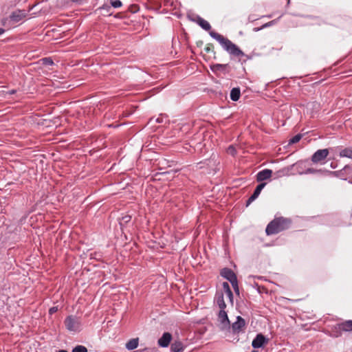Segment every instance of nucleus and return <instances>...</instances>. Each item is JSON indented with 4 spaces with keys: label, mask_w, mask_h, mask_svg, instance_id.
I'll return each instance as SVG.
<instances>
[{
    "label": "nucleus",
    "mask_w": 352,
    "mask_h": 352,
    "mask_svg": "<svg viewBox=\"0 0 352 352\" xmlns=\"http://www.w3.org/2000/svg\"><path fill=\"white\" fill-rule=\"evenodd\" d=\"M221 275L229 280L230 283L237 279L234 272L230 268H223L221 272Z\"/></svg>",
    "instance_id": "9"
},
{
    "label": "nucleus",
    "mask_w": 352,
    "mask_h": 352,
    "mask_svg": "<svg viewBox=\"0 0 352 352\" xmlns=\"http://www.w3.org/2000/svg\"><path fill=\"white\" fill-rule=\"evenodd\" d=\"M204 51L206 53L212 52L214 55L215 54V52L214 50V45L212 43H208L204 48Z\"/></svg>",
    "instance_id": "23"
},
{
    "label": "nucleus",
    "mask_w": 352,
    "mask_h": 352,
    "mask_svg": "<svg viewBox=\"0 0 352 352\" xmlns=\"http://www.w3.org/2000/svg\"><path fill=\"white\" fill-rule=\"evenodd\" d=\"M290 2V0H287V4H289Z\"/></svg>",
    "instance_id": "37"
},
{
    "label": "nucleus",
    "mask_w": 352,
    "mask_h": 352,
    "mask_svg": "<svg viewBox=\"0 0 352 352\" xmlns=\"http://www.w3.org/2000/svg\"><path fill=\"white\" fill-rule=\"evenodd\" d=\"M139 339L137 338H133L131 339L126 344V348L128 350H133L136 349L138 346Z\"/></svg>",
    "instance_id": "17"
},
{
    "label": "nucleus",
    "mask_w": 352,
    "mask_h": 352,
    "mask_svg": "<svg viewBox=\"0 0 352 352\" xmlns=\"http://www.w3.org/2000/svg\"><path fill=\"white\" fill-rule=\"evenodd\" d=\"M226 294L228 296V297L230 299V300L232 301V299H233V294H232L231 289L229 290L228 292H227Z\"/></svg>",
    "instance_id": "31"
},
{
    "label": "nucleus",
    "mask_w": 352,
    "mask_h": 352,
    "mask_svg": "<svg viewBox=\"0 0 352 352\" xmlns=\"http://www.w3.org/2000/svg\"><path fill=\"white\" fill-rule=\"evenodd\" d=\"M43 64L45 65H54V62L52 58H43Z\"/></svg>",
    "instance_id": "26"
},
{
    "label": "nucleus",
    "mask_w": 352,
    "mask_h": 352,
    "mask_svg": "<svg viewBox=\"0 0 352 352\" xmlns=\"http://www.w3.org/2000/svg\"><path fill=\"white\" fill-rule=\"evenodd\" d=\"M228 152L234 155L236 153V150L232 146H230L228 147Z\"/></svg>",
    "instance_id": "27"
},
{
    "label": "nucleus",
    "mask_w": 352,
    "mask_h": 352,
    "mask_svg": "<svg viewBox=\"0 0 352 352\" xmlns=\"http://www.w3.org/2000/svg\"><path fill=\"white\" fill-rule=\"evenodd\" d=\"M302 135L301 134H297L295 136H294L292 139L289 140V144H295L298 142L300 139L302 138Z\"/></svg>",
    "instance_id": "22"
},
{
    "label": "nucleus",
    "mask_w": 352,
    "mask_h": 352,
    "mask_svg": "<svg viewBox=\"0 0 352 352\" xmlns=\"http://www.w3.org/2000/svg\"><path fill=\"white\" fill-rule=\"evenodd\" d=\"M5 32V30L3 28H0V35L3 34Z\"/></svg>",
    "instance_id": "34"
},
{
    "label": "nucleus",
    "mask_w": 352,
    "mask_h": 352,
    "mask_svg": "<svg viewBox=\"0 0 352 352\" xmlns=\"http://www.w3.org/2000/svg\"><path fill=\"white\" fill-rule=\"evenodd\" d=\"M218 320L224 326H227L230 324V321H229L227 313L226 312L225 309L219 310V312L218 314Z\"/></svg>",
    "instance_id": "13"
},
{
    "label": "nucleus",
    "mask_w": 352,
    "mask_h": 352,
    "mask_svg": "<svg viewBox=\"0 0 352 352\" xmlns=\"http://www.w3.org/2000/svg\"><path fill=\"white\" fill-rule=\"evenodd\" d=\"M64 323L66 329L69 331H78L80 327V320L74 316H67L65 318Z\"/></svg>",
    "instance_id": "3"
},
{
    "label": "nucleus",
    "mask_w": 352,
    "mask_h": 352,
    "mask_svg": "<svg viewBox=\"0 0 352 352\" xmlns=\"http://www.w3.org/2000/svg\"><path fill=\"white\" fill-rule=\"evenodd\" d=\"M245 320L241 316H238L236 318V321L232 324V329L234 331H239L245 327Z\"/></svg>",
    "instance_id": "12"
},
{
    "label": "nucleus",
    "mask_w": 352,
    "mask_h": 352,
    "mask_svg": "<svg viewBox=\"0 0 352 352\" xmlns=\"http://www.w3.org/2000/svg\"><path fill=\"white\" fill-rule=\"evenodd\" d=\"M131 220V217L129 215H126L122 217V221H123L125 223L129 222Z\"/></svg>",
    "instance_id": "30"
},
{
    "label": "nucleus",
    "mask_w": 352,
    "mask_h": 352,
    "mask_svg": "<svg viewBox=\"0 0 352 352\" xmlns=\"http://www.w3.org/2000/svg\"><path fill=\"white\" fill-rule=\"evenodd\" d=\"M265 183L259 184L255 188L253 194L250 197L246 202V206H249L252 201H254L260 195L263 188L265 186Z\"/></svg>",
    "instance_id": "6"
},
{
    "label": "nucleus",
    "mask_w": 352,
    "mask_h": 352,
    "mask_svg": "<svg viewBox=\"0 0 352 352\" xmlns=\"http://www.w3.org/2000/svg\"><path fill=\"white\" fill-rule=\"evenodd\" d=\"M57 352H67L66 350H59Z\"/></svg>",
    "instance_id": "36"
},
{
    "label": "nucleus",
    "mask_w": 352,
    "mask_h": 352,
    "mask_svg": "<svg viewBox=\"0 0 352 352\" xmlns=\"http://www.w3.org/2000/svg\"><path fill=\"white\" fill-rule=\"evenodd\" d=\"M16 92V91L14 89H12L10 91V94H14V93Z\"/></svg>",
    "instance_id": "35"
},
{
    "label": "nucleus",
    "mask_w": 352,
    "mask_h": 352,
    "mask_svg": "<svg viewBox=\"0 0 352 352\" xmlns=\"http://www.w3.org/2000/svg\"><path fill=\"white\" fill-rule=\"evenodd\" d=\"M228 67V65L226 64H215L211 66V69L214 72H224L226 71V68Z\"/></svg>",
    "instance_id": "20"
},
{
    "label": "nucleus",
    "mask_w": 352,
    "mask_h": 352,
    "mask_svg": "<svg viewBox=\"0 0 352 352\" xmlns=\"http://www.w3.org/2000/svg\"><path fill=\"white\" fill-rule=\"evenodd\" d=\"M329 153V149L327 148L318 150L311 156V161L314 164L321 163L326 159Z\"/></svg>",
    "instance_id": "4"
},
{
    "label": "nucleus",
    "mask_w": 352,
    "mask_h": 352,
    "mask_svg": "<svg viewBox=\"0 0 352 352\" xmlns=\"http://www.w3.org/2000/svg\"><path fill=\"white\" fill-rule=\"evenodd\" d=\"M172 340V335L168 332L163 333L162 336L158 340L157 343L162 347H167Z\"/></svg>",
    "instance_id": "10"
},
{
    "label": "nucleus",
    "mask_w": 352,
    "mask_h": 352,
    "mask_svg": "<svg viewBox=\"0 0 352 352\" xmlns=\"http://www.w3.org/2000/svg\"><path fill=\"white\" fill-rule=\"evenodd\" d=\"M209 34L210 36L216 39L221 45L223 48L230 55L236 57L245 56L244 52L228 38L214 31H210Z\"/></svg>",
    "instance_id": "1"
},
{
    "label": "nucleus",
    "mask_w": 352,
    "mask_h": 352,
    "mask_svg": "<svg viewBox=\"0 0 352 352\" xmlns=\"http://www.w3.org/2000/svg\"><path fill=\"white\" fill-rule=\"evenodd\" d=\"M58 311V307H52L49 310V313L50 314H53L54 313H56V311Z\"/></svg>",
    "instance_id": "29"
},
{
    "label": "nucleus",
    "mask_w": 352,
    "mask_h": 352,
    "mask_svg": "<svg viewBox=\"0 0 352 352\" xmlns=\"http://www.w3.org/2000/svg\"><path fill=\"white\" fill-rule=\"evenodd\" d=\"M111 5L115 8L122 6V2L120 0H111Z\"/></svg>",
    "instance_id": "24"
},
{
    "label": "nucleus",
    "mask_w": 352,
    "mask_h": 352,
    "mask_svg": "<svg viewBox=\"0 0 352 352\" xmlns=\"http://www.w3.org/2000/svg\"><path fill=\"white\" fill-rule=\"evenodd\" d=\"M223 289H224V290H225L226 293L227 292H228L229 290H230V288L229 284H228L227 282H224V283H223Z\"/></svg>",
    "instance_id": "28"
},
{
    "label": "nucleus",
    "mask_w": 352,
    "mask_h": 352,
    "mask_svg": "<svg viewBox=\"0 0 352 352\" xmlns=\"http://www.w3.org/2000/svg\"><path fill=\"white\" fill-rule=\"evenodd\" d=\"M340 157H348L352 159V147H347L340 151Z\"/></svg>",
    "instance_id": "18"
},
{
    "label": "nucleus",
    "mask_w": 352,
    "mask_h": 352,
    "mask_svg": "<svg viewBox=\"0 0 352 352\" xmlns=\"http://www.w3.org/2000/svg\"><path fill=\"white\" fill-rule=\"evenodd\" d=\"M195 22H197L204 30L206 31H209L211 29V26L210 23L200 17L199 16H197L196 19H194Z\"/></svg>",
    "instance_id": "14"
},
{
    "label": "nucleus",
    "mask_w": 352,
    "mask_h": 352,
    "mask_svg": "<svg viewBox=\"0 0 352 352\" xmlns=\"http://www.w3.org/2000/svg\"><path fill=\"white\" fill-rule=\"evenodd\" d=\"M215 302L219 307L220 310L225 309L226 308V304L224 300L223 292H217L214 298Z\"/></svg>",
    "instance_id": "11"
},
{
    "label": "nucleus",
    "mask_w": 352,
    "mask_h": 352,
    "mask_svg": "<svg viewBox=\"0 0 352 352\" xmlns=\"http://www.w3.org/2000/svg\"><path fill=\"white\" fill-rule=\"evenodd\" d=\"M292 223L290 218L279 217H275L266 227L267 235H273L289 229Z\"/></svg>",
    "instance_id": "2"
},
{
    "label": "nucleus",
    "mask_w": 352,
    "mask_h": 352,
    "mask_svg": "<svg viewBox=\"0 0 352 352\" xmlns=\"http://www.w3.org/2000/svg\"><path fill=\"white\" fill-rule=\"evenodd\" d=\"M272 175V170L270 169H264L259 171L256 174V181L261 182L264 180L269 179Z\"/></svg>",
    "instance_id": "8"
},
{
    "label": "nucleus",
    "mask_w": 352,
    "mask_h": 352,
    "mask_svg": "<svg viewBox=\"0 0 352 352\" xmlns=\"http://www.w3.org/2000/svg\"><path fill=\"white\" fill-rule=\"evenodd\" d=\"M338 328L344 331H352V320H346L338 324Z\"/></svg>",
    "instance_id": "16"
},
{
    "label": "nucleus",
    "mask_w": 352,
    "mask_h": 352,
    "mask_svg": "<svg viewBox=\"0 0 352 352\" xmlns=\"http://www.w3.org/2000/svg\"><path fill=\"white\" fill-rule=\"evenodd\" d=\"M26 16V12L25 10H17L14 12H13L10 16V19L14 23L19 22L23 19H24Z\"/></svg>",
    "instance_id": "7"
},
{
    "label": "nucleus",
    "mask_w": 352,
    "mask_h": 352,
    "mask_svg": "<svg viewBox=\"0 0 352 352\" xmlns=\"http://www.w3.org/2000/svg\"><path fill=\"white\" fill-rule=\"evenodd\" d=\"M203 41H199L197 43V46H201L203 45Z\"/></svg>",
    "instance_id": "33"
},
{
    "label": "nucleus",
    "mask_w": 352,
    "mask_h": 352,
    "mask_svg": "<svg viewBox=\"0 0 352 352\" xmlns=\"http://www.w3.org/2000/svg\"><path fill=\"white\" fill-rule=\"evenodd\" d=\"M72 352H88V350L85 346L78 345L73 349Z\"/></svg>",
    "instance_id": "21"
},
{
    "label": "nucleus",
    "mask_w": 352,
    "mask_h": 352,
    "mask_svg": "<svg viewBox=\"0 0 352 352\" xmlns=\"http://www.w3.org/2000/svg\"><path fill=\"white\" fill-rule=\"evenodd\" d=\"M315 172H316V170L314 169H313V168H309L307 170V173H314Z\"/></svg>",
    "instance_id": "32"
},
{
    "label": "nucleus",
    "mask_w": 352,
    "mask_h": 352,
    "mask_svg": "<svg viewBox=\"0 0 352 352\" xmlns=\"http://www.w3.org/2000/svg\"><path fill=\"white\" fill-rule=\"evenodd\" d=\"M170 349L173 352H182L184 349V346L181 341L175 340L172 343Z\"/></svg>",
    "instance_id": "15"
},
{
    "label": "nucleus",
    "mask_w": 352,
    "mask_h": 352,
    "mask_svg": "<svg viewBox=\"0 0 352 352\" xmlns=\"http://www.w3.org/2000/svg\"><path fill=\"white\" fill-rule=\"evenodd\" d=\"M268 340L261 333L258 334L252 342V346L254 349L261 348L265 343H267Z\"/></svg>",
    "instance_id": "5"
},
{
    "label": "nucleus",
    "mask_w": 352,
    "mask_h": 352,
    "mask_svg": "<svg viewBox=\"0 0 352 352\" xmlns=\"http://www.w3.org/2000/svg\"><path fill=\"white\" fill-rule=\"evenodd\" d=\"M241 96L240 89L238 87L233 88L230 91V98L233 101H237Z\"/></svg>",
    "instance_id": "19"
},
{
    "label": "nucleus",
    "mask_w": 352,
    "mask_h": 352,
    "mask_svg": "<svg viewBox=\"0 0 352 352\" xmlns=\"http://www.w3.org/2000/svg\"><path fill=\"white\" fill-rule=\"evenodd\" d=\"M232 284V286L235 292V293L236 294H239V285H238V281H237V279L232 283H230Z\"/></svg>",
    "instance_id": "25"
}]
</instances>
